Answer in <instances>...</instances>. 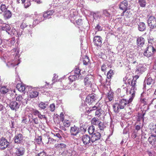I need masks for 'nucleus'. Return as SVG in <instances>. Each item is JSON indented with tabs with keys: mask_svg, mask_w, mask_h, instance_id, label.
<instances>
[{
	"mask_svg": "<svg viewBox=\"0 0 156 156\" xmlns=\"http://www.w3.org/2000/svg\"><path fill=\"white\" fill-rule=\"evenodd\" d=\"M132 99H129L127 100L125 99H122L118 103L120 109H123L126 107L129 106V104L132 102Z\"/></svg>",
	"mask_w": 156,
	"mask_h": 156,
	"instance_id": "obj_1",
	"label": "nucleus"
},
{
	"mask_svg": "<svg viewBox=\"0 0 156 156\" xmlns=\"http://www.w3.org/2000/svg\"><path fill=\"white\" fill-rule=\"evenodd\" d=\"M156 51V50L153 46L150 45L147 47L146 50L144 52V54L145 56L149 57L152 56Z\"/></svg>",
	"mask_w": 156,
	"mask_h": 156,
	"instance_id": "obj_2",
	"label": "nucleus"
},
{
	"mask_svg": "<svg viewBox=\"0 0 156 156\" xmlns=\"http://www.w3.org/2000/svg\"><path fill=\"white\" fill-rule=\"evenodd\" d=\"M94 81V78L91 75H87L84 80V85L87 87L91 86Z\"/></svg>",
	"mask_w": 156,
	"mask_h": 156,
	"instance_id": "obj_3",
	"label": "nucleus"
},
{
	"mask_svg": "<svg viewBox=\"0 0 156 156\" xmlns=\"http://www.w3.org/2000/svg\"><path fill=\"white\" fill-rule=\"evenodd\" d=\"M148 24L151 29L156 28V19L153 16H150L148 20Z\"/></svg>",
	"mask_w": 156,
	"mask_h": 156,
	"instance_id": "obj_4",
	"label": "nucleus"
},
{
	"mask_svg": "<svg viewBox=\"0 0 156 156\" xmlns=\"http://www.w3.org/2000/svg\"><path fill=\"white\" fill-rule=\"evenodd\" d=\"M128 5V2L126 0H124L120 3L119 5V9L121 10H124L121 16L124 15V13L127 10Z\"/></svg>",
	"mask_w": 156,
	"mask_h": 156,
	"instance_id": "obj_5",
	"label": "nucleus"
},
{
	"mask_svg": "<svg viewBox=\"0 0 156 156\" xmlns=\"http://www.w3.org/2000/svg\"><path fill=\"white\" fill-rule=\"evenodd\" d=\"M96 98L95 94L89 95L86 98V101L89 105H91L94 102L96 101Z\"/></svg>",
	"mask_w": 156,
	"mask_h": 156,
	"instance_id": "obj_6",
	"label": "nucleus"
},
{
	"mask_svg": "<svg viewBox=\"0 0 156 156\" xmlns=\"http://www.w3.org/2000/svg\"><path fill=\"white\" fill-rule=\"evenodd\" d=\"M9 145V142L5 138L2 137L0 139V148L3 150L7 148Z\"/></svg>",
	"mask_w": 156,
	"mask_h": 156,
	"instance_id": "obj_7",
	"label": "nucleus"
},
{
	"mask_svg": "<svg viewBox=\"0 0 156 156\" xmlns=\"http://www.w3.org/2000/svg\"><path fill=\"white\" fill-rule=\"evenodd\" d=\"M20 104L16 101H11L9 105V107L12 110H14L15 111L18 110L20 108Z\"/></svg>",
	"mask_w": 156,
	"mask_h": 156,
	"instance_id": "obj_8",
	"label": "nucleus"
},
{
	"mask_svg": "<svg viewBox=\"0 0 156 156\" xmlns=\"http://www.w3.org/2000/svg\"><path fill=\"white\" fill-rule=\"evenodd\" d=\"M92 134V136L90 137L91 142L92 143H96L97 141L100 139L101 137V134L100 133L96 132Z\"/></svg>",
	"mask_w": 156,
	"mask_h": 156,
	"instance_id": "obj_9",
	"label": "nucleus"
},
{
	"mask_svg": "<svg viewBox=\"0 0 156 156\" xmlns=\"http://www.w3.org/2000/svg\"><path fill=\"white\" fill-rule=\"evenodd\" d=\"M25 149L23 147H20L16 148L14 153L15 156H21L23 155L25 152Z\"/></svg>",
	"mask_w": 156,
	"mask_h": 156,
	"instance_id": "obj_10",
	"label": "nucleus"
},
{
	"mask_svg": "<svg viewBox=\"0 0 156 156\" xmlns=\"http://www.w3.org/2000/svg\"><path fill=\"white\" fill-rule=\"evenodd\" d=\"M82 141L84 145H87L91 142V138L87 134L83 135L82 136Z\"/></svg>",
	"mask_w": 156,
	"mask_h": 156,
	"instance_id": "obj_11",
	"label": "nucleus"
},
{
	"mask_svg": "<svg viewBox=\"0 0 156 156\" xmlns=\"http://www.w3.org/2000/svg\"><path fill=\"white\" fill-rule=\"evenodd\" d=\"M11 29L10 26L8 24L0 22V30H5L8 33Z\"/></svg>",
	"mask_w": 156,
	"mask_h": 156,
	"instance_id": "obj_12",
	"label": "nucleus"
},
{
	"mask_svg": "<svg viewBox=\"0 0 156 156\" xmlns=\"http://www.w3.org/2000/svg\"><path fill=\"white\" fill-rule=\"evenodd\" d=\"M23 136L21 134H18L14 137V142L17 144L21 143L23 142Z\"/></svg>",
	"mask_w": 156,
	"mask_h": 156,
	"instance_id": "obj_13",
	"label": "nucleus"
},
{
	"mask_svg": "<svg viewBox=\"0 0 156 156\" xmlns=\"http://www.w3.org/2000/svg\"><path fill=\"white\" fill-rule=\"evenodd\" d=\"M54 12V11L52 10L45 11L43 13V17L45 19L50 18Z\"/></svg>",
	"mask_w": 156,
	"mask_h": 156,
	"instance_id": "obj_14",
	"label": "nucleus"
},
{
	"mask_svg": "<svg viewBox=\"0 0 156 156\" xmlns=\"http://www.w3.org/2000/svg\"><path fill=\"white\" fill-rule=\"evenodd\" d=\"M101 37L99 36H95L94 38V45L97 46H100L102 44Z\"/></svg>",
	"mask_w": 156,
	"mask_h": 156,
	"instance_id": "obj_15",
	"label": "nucleus"
},
{
	"mask_svg": "<svg viewBox=\"0 0 156 156\" xmlns=\"http://www.w3.org/2000/svg\"><path fill=\"white\" fill-rule=\"evenodd\" d=\"M79 128L75 125L71 128L70 133L71 135L76 136L79 133Z\"/></svg>",
	"mask_w": 156,
	"mask_h": 156,
	"instance_id": "obj_16",
	"label": "nucleus"
},
{
	"mask_svg": "<svg viewBox=\"0 0 156 156\" xmlns=\"http://www.w3.org/2000/svg\"><path fill=\"white\" fill-rule=\"evenodd\" d=\"M39 93L35 90H30L29 92V95L31 98H37L38 95Z\"/></svg>",
	"mask_w": 156,
	"mask_h": 156,
	"instance_id": "obj_17",
	"label": "nucleus"
},
{
	"mask_svg": "<svg viewBox=\"0 0 156 156\" xmlns=\"http://www.w3.org/2000/svg\"><path fill=\"white\" fill-rule=\"evenodd\" d=\"M145 41V39L142 37H138L136 40L137 44L139 46H143Z\"/></svg>",
	"mask_w": 156,
	"mask_h": 156,
	"instance_id": "obj_18",
	"label": "nucleus"
},
{
	"mask_svg": "<svg viewBox=\"0 0 156 156\" xmlns=\"http://www.w3.org/2000/svg\"><path fill=\"white\" fill-rule=\"evenodd\" d=\"M148 141L152 145L155 144L156 142V135L152 134L148 138Z\"/></svg>",
	"mask_w": 156,
	"mask_h": 156,
	"instance_id": "obj_19",
	"label": "nucleus"
},
{
	"mask_svg": "<svg viewBox=\"0 0 156 156\" xmlns=\"http://www.w3.org/2000/svg\"><path fill=\"white\" fill-rule=\"evenodd\" d=\"M3 15L4 19L7 20L11 17L12 13L9 10H7L4 12Z\"/></svg>",
	"mask_w": 156,
	"mask_h": 156,
	"instance_id": "obj_20",
	"label": "nucleus"
},
{
	"mask_svg": "<svg viewBox=\"0 0 156 156\" xmlns=\"http://www.w3.org/2000/svg\"><path fill=\"white\" fill-rule=\"evenodd\" d=\"M17 89L20 92H23L25 90V87L22 83H18L16 86Z\"/></svg>",
	"mask_w": 156,
	"mask_h": 156,
	"instance_id": "obj_21",
	"label": "nucleus"
},
{
	"mask_svg": "<svg viewBox=\"0 0 156 156\" xmlns=\"http://www.w3.org/2000/svg\"><path fill=\"white\" fill-rule=\"evenodd\" d=\"M100 121L99 119L97 118L94 117L93 118L91 121V123L92 125L98 126Z\"/></svg>",
	"mask_w": 156,
	"mask_h": 156,
	"instance_id": "obj_22",
	"label": "nucleus"
},
{
	"mask_svg": "<svg viewBox=\"0 0 156 156\" xmlns=\"http://www.w3.org/2000/svg\"><path fill=\"white\" fill-rule=\"evenodd\" d=\"M103 112L104 111L101 109L99 108L95 111V116L97 117H99L102 116Z\"/></svg>",
	"mask_w": 156,
	"mask_h": 156,
	"instance_id": "obj_23",
	"label": "nucleus"
},
{
	"mask_svg": "<svg viewBox=\"0 0 156 156\" xmlns=\"http://www.w3.org/2000/svg\"><path fill=\"white\" fill-rule=\"evenodd\" d=\"M138 28L140 31H143L146 29L145 24L143 22L140 23L138 25Z\"/></svg>",
	"mask_w": 156,
	"mask_h": 156,
	"instance_id": "obj_24",
	"label": "nucleus"
},
{
	"mask_svg": "<svg viewBox=\"0 0 156 156\" xmlns=\"http://www.w3.org/2000/svg\"><path fill=\"white\" fill-rule=\"evenodd\" d=\"M113 108L115 112L118 113L119 112V109H120L118 103H116L114 104L113 105Z\"/></svg>",
	"mask_w": 156,
	"mask_h": 156,
	"instance_id": "obj_25",
	"label": "nucleus"
},
{
	"mask_svg": "<svg viewBox=\"0 0 156 156\" xmlns=\"http://www.w3.org/2000/svg\"><path fill=\"white\" fill-rule=\"evenodd\" d=\"M114 93L111 91H109L107 95V98L108 99L109 101H112L113 99Z\"/></svg>",
	"mask_w": 156,
	"mask_h": 156,
	"instance_id": "obj_26",
	"label": "nucleus"
},
{
	"mask_svg": "<svg viewBox=\"0 0 156 156\" xmlns=\"http://www.w3.org/2000/svg\"><path fill=\"white\" fill-rule=\"evenodd\" d=\"M56 141L57 140L56 139H54L52 138L49 137L48 139V141L47 143L49 145H52L55 143Z\"/></svg>",
	"mask_w": 156,
	"mask_h": 156,
	"instance_id": "obj_27",
	"label": "nucleus"
},
{
	"mask_svg": "<svg viewBox=\"0 0 156 156\" xmlns=\"http://www.w3.org/2000/svg\"><path fill=\"white\" fill-rule=\"evenodd\" d=\"M145 68H144L142 65H140L137 67L136 71L142 73L145 71Z\"/></svg>",
	"mask_w": 156,
	"mask_h": 156,
	"instance_id": "obj_28",
	"label": "nucleus"
},
{
	"mask_svg": "<svg viewBox=\"0 0 156 156\" xmlns=\"http://www.w3.org/2000/svg\"><path fill=\"white\" fill-rule=\"evenodd\" d=\"M95 131V128L94 126L91 125L88 128V131L89 133L90 134L94 133Z\"/></svg>",
	"mask_w": 156,
	"mask_h": 156,
	"instance_id": "obj_29",
	"label": "nucleus"
},
{
	"mask_svg": "<svg viewBox=\"0 0 156 156\" xmlns=\"http://www.w3.org/2000/svg\"><path fill=\"white\" fill-rule=\"evenodd\" d=\"M135 88H134L133 87H131V89L129 91L130 94H131V96L129 98V99H132V101L133 100V99L135 96V91L134 90V89Z\"/></svg>",
	"mask_w": 156,
	"mask_h": 156,
	"instance_id": "obj_30",
	"label": "nucleus"
},
{
	"mask_svg": "<svg viewBox=\"0 0 156 156\" xmlns=\"http://www.w3.org/2000/svg\"><path fill=\"white\" fill-rule=\"evenodd\" d=\"M154 83L155 81L151 77H149L147 80V83L148 85L153 84Z\"/></svg>",
	"mask_w": 156,
	"mask_h": 156,
	"instance_id": "obj_31",
	"label": "nucleus"
},
{
	"mask_svg": "<svg viewBox=\"0 0 156 156\" xmlns=\"http://www.w3.org/2000/svg\"><path fill=\"white\" fill-rule=\"evenodd\" d=\"M114 72L113 70L110 69L108 72L107 74V78L109 79H110L112 75L114 74Z\"/></svg>",
	"mask_w": 156,
	"mask_h": 156,
	"instance_id": "obj_32",
	"label": "nucleus"
},
{
	"mask_svg": "<svg viewBox=\"0 0 156 156\" xmlns=\"http://www.w3.org/2000/svg\"><path fill=\"white\" fill-rule=\"evenodd\" d=\"M83 64L85 65H87L89 62V58L87 56H85L83 58Z\"/></svg>",
	"mask_w": 156,
	"mask_h": 156,
	"instance_id": "obj_33",
	"label": "nucleus"
},
{
	"mask_svg": "<svg viewBox=\"0 0 156 156\" xmlns=\"http://www.w3.org/2000/svg\"><path fill=\"white\" fill-rule=\"evenodd\" d=\"M138 3L140 6L141 7H144L146 5V0H139Z\"/></svg>",
	"mask_w": 156,
	"mask_h": 156,
	"instance_id": "obj_34",
	"label": "nucleus"
},
{
	"mask_svg": "<svg viewBox=\"0 0 156 156\" xmlns=\"http://www.w3.org/2000/svg\"><path fill=\"white\" fill-rule=\"evenodd\" d=\"M0 10L2 12H4L7 10V7H6V5L4 4H2L0 6Z\"/></svg>",
	"mask_w": 156,
	"mask_h": 156,
	"instance_id": "obj_35",
	"label": "nucleus"
},
{
	"mask_svg": "<svg viewBox=\"0 0 156 156\" xmlns=\"http://www.w3.org/2000/svg\"><path fill=\"white\" fill-rule=\"evenodd\" d=\"M8 89L6 87L3 86L1 87L0 89V92L3 94H5L8 92Z\"/></svg>",
	"mask_w": 156,
	"mask_h": 156,
	"instance_id": "obj_36",
	"label": "nucleus"
},
{
	"mask_svg": "<svg viewBox=\"0 0 156 156\" xmlns=\"http://www.w3.org/2000/svg\"><path fill=\"white\" fill-rule=\"evenodd\" d=\"M98 126L99 128L101 130H104V129L106 127V126L104 123L101 121L99 123Z\"/></svg>",
	"mask_w": 156,
	"mask_h": 156,
	"instance_id": "obj_37",
	"label": "nucleus"
},
{
	"mask_svg": "<svg viewBox=\"0 0 156 156\" xmlns=\"http://www.w3.org/2000/svg\"><path fill=\"white\" fill-rule=\"evenodd\" d=\"M103 14L107 17H110L111 16L110 13L109 12L108 10L105 9L103 10Z\"/></svg>",
	"mask_w": 156,
	"mask_h": 156,
	"instance_id": "obj_38",
	"label": "nucleus"
},
{
	"mask_svg": "<svg viewBox=\"0 0 156 156\" xmlns=\"http://www.w3.org/2000/svg\"><path fill=\"white\" fill-rule=\"evenodd\" d=\"M76 75H71L69 77V80L71 82H73V81H74L75 80H76Z\"/></svg>",
	"mask_w": 156,
	"mask_h": 156,
	"instance_id": "obj_39",
	"label": "nucleus"
},
{
	"mask_svg": "<svg viewBox=\"0 0 156 156\" xmlns=\"http://www.w3.org/2000/svg\"><path fill=\"white\" fill-rule=\"evenodd\" d=\"M47 105H46L45 103L41 102L39 104V107L42 109H44L47 107Z\"/></svg>",
	"mask_w": 156,
	"mask_h": 156,
	"instance_id": "obj_40",
	"label": "nucleus"
},
{
	"mask_svg": "<svg viewBox=\"0 0 156 156\" xmlns=\"http://www.w3.org/2000/svg\"><path fill=\"white\" fill-rule=\"evenodd\" d=\"M43 15L39 14H37L36 16V18L38 20V22H41L43 20L42 19Z\"/></svg>",
	"mask_w": 156,
	"mask_h": 156,
	"instance_id": "obj_41",
	"label": "nucleus"
},
{
	"mask_svg": "<svg viewBox=\"0 0 156 156\" xmlns=\"http://www.w3.org/2000/svg\"><path fill=\"white\" fill-rule=\"evenodd\" d=\"M28 26V24L25 21H23L20 25V27L23 29L26 28Z\"/></svg>",
	"mask_w": 156,
	"mask_h": 156,
	"instance_id": "obj_42",
	"label": "nucleus"
},
{
	"mask_svg": "<svg viewBox=\"0 0 156 156\" xmlns=\"http://www.w3.org/2000/svg\"><path fill=\"white\" fill-rule=\"evenodd\" d=\"M63 124L65 127H68L70 125V123L69 120H66L63 122Z\"/></svg>",
	"mask_w": 156,
	"mask_h": 156,
	"instance_id": "obj_43",
	"label": "nucleus"
},
{
	"mask_svg": "<svg viewBox=\"0 0 156 156\" xmlns=\"http://www.w3.org/2000/svg\"><path fill=\"white\" fill-rule=\"evenodd\" d=\"M24 3V7L26 8H28L31 5L30 1L29 0H26V2Z\"/></svg>",
	"mask_w": 156,
	"mask_h": 156,
	"instance_id": "obj_44",
	"label": "nucleus"
},
{
	"mask_svg": "<svg viewBox=\"0 0 156 156\" xmlns=\"http://www.w3.org/2000/svg\"><path fill=\"white\" fill-rule=\"evenodd\" d=\"M33 122L32 124L34 126L36 127V125H37L38 124V120L37 118H34L33 119Z\"/></svg>",
	"mask_w": 156,
	"mask_h": 156,
	"instance_id": "obj_45",
	"label": "nucleus"
},
{
	"mask_svg": "<svg viewBox=\"0 0 156 156\" xmlns=\"http://www.w3.org/2000/svg\"><path fill=\"white\" fill-rule=\"evenodd\" d=\"M8 33L11 35L13 34L14 35H18V33L16 30L14 28H12L11 30V32H8Z\"/></svg>",
	"mask_w": 156,
	"mask_h": 156,
	"instance_id": "obj_46",
	"label": "nucleus"
},
{
	"mask_svg": "<svg viewBox=\"0 0 156 156\" xmlns=\"http://www.w3.org/2000/svg\"><path fill=\"white\" fill-rule=\"evenodd\" d=\"M54 134V136H56L59 138V139L56 140L58 142L59 140H61L62 139V137L59 133H56Z\"/></svg>",
	"mask_w": 156,
	"mask_h": 156,
	"instance_id": "obj_47",
	"label": "nucleus"
},
{
	"mask_svg": "<svg viewBox=\"0 0 156 156\" xmlns=\"http://www.w3.org/2000/svg\"><path fill=\"white\" fill-rule=\"evenodd\" d=\"M55 106L54 104L53 103L51 104L49 106L50 111L51 112H54L55 109Z\"/></svg>",
	"mask_w": 156,
	"mask_h": 156,
	"instance_id": "obj_48",
	"label": "nucleus"
},
{
	"mask_svg": "<svg viewBox=\"0 0 156 156\" xmlns=\"http://www.w3.org/2000/svg\"><path fill=\"white\" fill-rule=\"evenodd\" d=\"M140 101L141 103L143 104V105H145L147 104V100L145 98H141Z\"/></svg>",
	"mask_w": 156,
	"mask_h": 156,
	"instance_id": "obj_49",
	"label": "nucleus"
},
{
	"mask_svg": "<svg viewBox=\"0 0 156 156\" xmlns=\"http://www.w3.org/2000/svg\"><path fill=\"white\" fill-rule=\"evenodd\" d=\"M16 100L17 101L22 102L23 101V98L21 95H19L16 98Z\"/></svg>",
	"mask_w": 156,
	"mask_h": 156,
	"instance_id": "obj_50",
	"label": "nucleus"
},
{
	"mask_svg": "<svg viewBox=\"0 0 156 156\" xmlns=\"http://www.w3.org/2000/svg\"><path fill=\"white\" fill-rule=\"evenodd\" d=\"M80 70L79 68H76L74 70L75 75L76 76L80 73Z\"/></svg>",
	"mask_w": 156,
	"mask_h": 156,
	"instance_id": "obj_51",
	"label": "nucleus"
},
{
	"mask_svg": "<svg viewBox=\"0 0 156 156\" xmlns=\"http://www.w3.org/2000/svg\"><path fill=\"white\" fill-rule=\"evenodd\" d=\"M153 127L151 130V133L154 135H156V124Z\"/></svg>",
	"mask_w": 156,
	"mask_h": 156,
	"instance_id": "obj_52",
	"label": "nucleus"
},
{
	"mask_svg": "<svg viewBox=\"0 0 156 156\" xmlns=\"http://www.w3.org/2000/svg\"><path fill=\"white\" fill-rule=\"evenodd\" d=\"M131 85L132 86V87H133L134 88H135L136 85V80H132L131 81Z\"/></svg>",
	"mask_w": 156,
	"mask_h": 156,
	"instance_id": "obj_53",
	"label": "nucleus"
},
{
	"mask_svg": "<svg viewBox=\"0 0 156 156\" xmlns=\"http://www.w3.org/2000/svg\"><path fill=\"white\" fill-rule=\"evenodd\" d=\"M42 138L41 136H39L36 139V142L38 144H41L42 142Z\"/></svg>",
	"mask_w": 156,
	"mask_h": 156,
	"instance_id": "obj_54",
	"label": "nucleus"
},
{
	"mask_svg": "<svg viewBox=\"0 0 156 156\" xmlns=\"http://www.w3.org/2000/svg\"><path fill=\"white\" fill-rule=\"evenodd\" d=\"M60 121L63 122L64 119V114L62 112H61L60 115Z\"/></svg>",
	"mask_w": 156,
	"mask_h": 156,
	"instance_id": "obj_55",
	"label": "nucleus"
},
{
	"mask_svg": "<svg viewBox=\"0 0 156 156\" xmlns=\"http://www.w3.org/2000/svg\"><path fill=\"white\" fill-rule=\"evenodd\" d=\"M36 156H46V155L44 152H42L38 154Z\"/></svg>",
	"mask_w": 156,
	"mask_h": 156,
	"instance_id": "obj_56",
	"label": "nucleus"
},
{
	"mask_svg": "<svg viewBox=\"0 0 156 156\" xmlns=\"http://www.w3.org/2000/svg\"><path fill=\"white\" fill-rule=\"evenodd\" d=\"M148 42L149 43H151L152 42H154V38H153V37H149L148 38Z\"/></svg>",
	"mask_w": 156,
	"mask_h": 156,
	"instance_id": "obj_57",
	"label": "nucleus"
},
{
	"mask_svg": "<svg viewBox=\"0 0 156 156\" xmlns=\"http://www.w3.org/2000/svg\"><path fill=\"white\" fill-rule=\"evenodd\" d=\"M95 29L96 30H98V31H101L102 30V27L99 24L97 25L96 27H95Z\"/></svg>",
	"mask_w": 156,
	"mask_h": 156,
	"instance_id": "obj_58",
	"label": "nucleus"
},
{
	"mask_svg": "<svg viewBox=\"0 0 156 156\" xmlns=\"http://www.w3.org/2000/svg\"><path fill=\"white\" fill-rule=\"evenodd\" d=\"M82 22L81 19H78L76 21V23L78 25H80L82 24Z\"/></svg>",
	"mask_w": 156,
	"mask_h": 156,
	"instance_id": "obj_59",
	"label": "nucleus"
},
{
	"mask_svg": "<svg viewBox=\"0 0 156 156\" xmlns=\"http://www.w3.org/2000/svg\"><path fill=\"white\" fill-rule=\"evenodd\" d=\"M106 65L103 64L101 67V70L102 71H105L106 69Z\"/></svg>",
	"mask_w": 156,
	"mask_h": 156,
	"instance_id": "obj_60",
	"label": "nucleus"
},
{
	"mask_svg": "<svg viewBox=\"0 0 156 156\" xmlns=\"http://www.w3.org/2000/svg\"><path fill=\"white\" fill-rule=\"evenodd\" d=\"M39 113V112L38 110H34L33 113L34 115L38 116Z\"/></svg>",
	"mask_w": 156,
	"mask_h": 156,
	"instance_id": "obj_61",
	"label": "nucleus"
},
{
	"mask_svg": "<svg viewBox=\"0 0 156 156\" xmlns=\"http://www.w3.org/2000/svg\"><path fill=\"white\" fill-rule=\"evenodd\" d=\"M110 79H109L108 80L106 79V81L105 83H103L105 85H110Z\"/></svg>",
	"mask_w": 156,
	"mask_h": 156,
	"instance_id": "obj_62",
	"label": "nucleus"
},
{
	"mask_svg": "<svg viewBox=\"0 0 156 156\" xmlns=\"http://www.w3.org/2000/svg\"><path fill=\"white\" fill-rule=\"evenodd\" d=\"M147 153L149 156H154V152L153 151H147Z\"/></svg>",
	"mask_w": 156,
	"mask_h": 156,
	"instance_id": "obj_63",
	"label": "nucleus"
},
{
	"mask_svg": "<svg viewBox=\"0 0 156 156\" xmlns=\"http://www.w3.org/2000/svg\"><path fill=\"white\" fill-rule=\"evenodd\" d=\"M38 20L36 18L34 20L33 22V24L34 25H36L39 23L40 22H38Z\"/></svg>",
	"mask_w": 156,
	"mask_h": 156,
	"instance_id": "obj_64",
	"label": "nucleus"
}]
</instances>
